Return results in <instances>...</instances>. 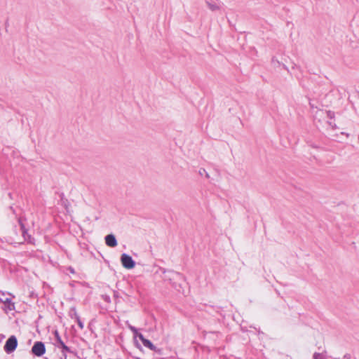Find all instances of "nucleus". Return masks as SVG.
Wrapping results in <instances>:
<instances>
[{
  "instance_id": "f257e3e1",
  "label": "nucleus",
  "mask_w": 359,
  "mask_h": 359,
  "mask_svg": "<svg viewBox=\"0 0 359 359\" xmlns=\"http://www.w3.org/2000/svg\"><path fill=\"white\" fill-rule=\"evenodd\" d=\"M163 274V279L166 281H169L172 284V285L175 288H177L178 285H180V283L178 282L184 280V278L182 274L174 271H164Z\"/></svg>"
},
{
  "instance_id": "f03ea898",
  "label": "nucleus",
  "mask_w": 359,
  "mask_h": 359,
  "mask_svg": "<svg viewBox=\"0 0 359 359\" xmlns=\"http://www.w3.org/2000/svg\"><path fill=\"white\" fill-rule=\"evenodd\" d=\"M18 346V340L15 336H11L4 345V351L7 353H13L17 348Z\"/></svg>"
},
{
  "instance_id": "7ed1b4c3",
  "label": "nucleus",
  "mask_w": 359,
  "mask_h": 359,
  "mask_svg": "<svg viewBox=\"0 0 359 359\" xmlns=\"http://www.w3.org/2000/svg\"><path fill=\"white\" fill-rule=\"evenodd\" d=\"M33 355L41 357L46 353V347L42 341H36L32 348Z\"/></svg>"
},
{
  "instance_id": "20e7f679",
  "label": "nucleus",
  "mask_w": 359,
  "mask_h": 359,
  "mask_svg": "<svg viewBox=\"0 0 359 359\" xmlns=\"http://www.w3.org/2000/svg\"><path fill=\"white\" fill-rule=\"evenodd\" d=\"M121 262L123 266L127 269H131L135 266V262L132 257L126 253L121 255Z\"/></svg>"
},
{
  "instance_id": "39448f33",
  "label": "nucleus",
  "mask_w": 359,
  "mask_h": 359,
  "mask_svg": "<svg viewBox=\"0 0 359 359\" xmlns=\"http://www.w3.org/2000/svg\"><path fill=\"white\" fill-rule=\"evenodd\" d=\"M54 334H55V341L57 343V346L60 348H62V353L64 355H65V352L71 353L72 352L71 349L67 346H66L65 344L62 341V340L59 334L58 331L55 330L54 332Z\"/></svg>"
},
{
  "instance_id": "423d86ee",
  "label": "nucleus",
  "mask_w": 359,
  "mask_h": 359,
  "mask_svg": "<svg viewBox=\"0 0 359 359\" xmlns=\"http://www.w3.org/2000/svg\"><path fill=\"white\" fill-rule=\"evenodd\" d=\"M0 304H3L4 305V306L3 307V309L6 313L15 309L14 304L12 302L11 299L9 298L4 299L2 297H0Z\"/></svg>"
},
{
  "instance_id": "0eeeda50",
  "label": "nucleus",
  "mask_w": 359,
  "mask_h": 359,
  "mask_svg": "<svg viewBox=\"0 0 359 359\" xmlns=\"http://www.w3.org/2000/svg\"><path fill=\"white\" fill-rule=\"evenodd\" d=\"M137 337L141 340L145 347L149 348L151 351H156V347L151 343V341L145 339L142 334H138Z\"/></svg>"
},
{
  "instance_id": "6e6552de",
  "label": "nucleus",
  "mask_w": 359,
  "mask_h": 359,
  "mask_svg": "<svg viewBox=\"0 0 359 359\" xmlns=\"http://www.w3.org/2000/svg\"><path fill=\"white\" fill-rule=\"evenodd\" d=\"M105 243L107 246L114 248L117 245V241L114 235L109 234L105 236Z\"/></svg>"
},
{
  "instance_id": "1a4fd4ad",
  "label": "nucleus",
  "mask_w": 359,
  "mask_h": 359,
  "mask_svg": "<svg viewBox=\"0 0 359 359\" xmlns=\"http://www.w3.org/2000/svg\"><path fill=\"white\" fill-rule=\"evenodd\" d=\"M205 2L208 8L212 11H217L220 8L219 5L217 2L212 0H205Z\"/></svg>"
},
{
  "instance_id": "9d476101",
  "label": "nucleus",
  "mask_w": 359,
  "mask_h": 359,
  "mask_svg": "<svg viewBox=\"0 0 359 359\" xmlns=\"http://www.w3.org/2000/svg\"><path fill=\"white\" fill-rule=\"evenodd\" d=\"M75 319L78 323V325L79 327L81 328V329H83L84 325H83V323H82V321L81 320L79 315L77 314L76 312H75Z\"/></svg>"
},
{
  "instance_id": "9b49d317",
  "label": "nucleus",
  "mask_w": 359,
  "mask_h": 359,
  "mask_svg": "<svg viewBox=\"0 0 359 359\" xmlns=\"http://www.w3.org/2000/svg\"><path fill=\"white\" fill-rule=\"evenodd\" d=\"M199 173H200V175H203V174H205V177H206L207 178H209V177H210V176H209L208 173V172H206V170H205V169H203V168L200 169V170H199Z\"/></svg>"
},
{
  "instance_id": "f8f14e48",
  "label": "nucleus",
  "mask_w": 359,
  "mask_h": 359,
  "mask_svg": "<svg viewBox=\"0 0 359 359\" xmlns=\"http://www.w3.org/2000/svg\"><path fill=\"white\" fill-rule=\"evenodd\" d=\"M128 327L134 333V334L137 337V334H139L137 333V330L132 325H129Z\"/></svg>"
},
{
  "instance_id": "ddd939ff",
  "label": "nucleus",
  "mask_w": 359,
  "mask_h": 359,
  "mask_svg": "<svg viewBox=\"0 0 359 359\" xmlns=\"http://www.w3.org/2000/svg\"><path fill=\"white\" fill-rule=\"evenodd\" d=\"M75 312H76V309H72V318H75Z\"/></svg>"
},
{
  "instance_id": "4468645a",
  "label": "nucleus",
  "mask_w": 359,
  "mask_h": 359,
  "mask_svg": "<svg viewBox=\"0 0 359 359\" xmlns=\"http://www.w3.org/2000/svg\"><path fill=\"white\" fill-rule=\"evenodd\" d=\"M341 359H351V355L349 354H346Z\"/></svg>"
},
{
  "instance_id": "2eb2a0df",
  "label": "nucleus",
  "mask_w": 359,
  "mask_h": 359,
  "mask_svg": "<svg viewBox=\"0 0 359 359\" xmlns=\"http://www.w3.org/2000/svg\"><path fill=\"white\" fill-rule=\"evenodd\" d=\"M69 271H70L72 273H74V269H73V268L69 267Z\"/></svg>"
}]
</instances>
